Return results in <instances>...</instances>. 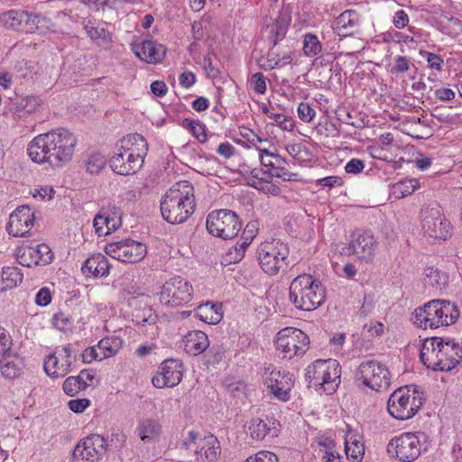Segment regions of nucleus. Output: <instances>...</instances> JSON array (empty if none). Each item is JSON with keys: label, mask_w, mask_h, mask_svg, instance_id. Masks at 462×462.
<instances>
[{"label": "nucleus", "mask_w": 462, "mask_h": 462, "mask_svg": "<svg viewBox=\"0 0 462 462\" xmlns=\"http://www.w3.org/2000/svg\"><path fill=\"white\" fill-rule=\"evenodd\" d=\"M389 454L395 456L400 461L411 462L420 453V441L417 435H399L393 439L388 446Z\"/></svg>", "instance_id": "obj_13"}, {"label": "nucleus", "mask_w": 462, "mask_h": 462, "mask_svg": "<svg viewBox=\"0 0 462 462\" xmlns=\"http://www.w3.org/2000/svg\"><path fill=\"white\" fill-rule=\"evenodd\" d=\"M109 256L124 263H136L146 254V246L132 239H122L106 246Z\"/></svg>", "instance_id": "obj_11"}, {"label": "nucleus", "mask_w": 462, "mask_h": 462, "mask_svg": "<svg viewBox=\"0 0 462 462\" xmlns=\"http://www.w3.org/2000/svg\"><path fill=\"white\" fill-rule=\"evenodd\" d=\"M206 224L211 235L225 240L236 237L242 227L238 216L230 209L212 211L208 215Z\"/></svg>", "instance_id": "obj_6"}, {"label": "nucleus", "mask_w": 462, "mask_h": 462, "mask_svg": "<svg viewBox=\"0 0 462 462\" xmlns=\"http://www.w3.org/2000/svg\"><path fill=\"white\" fill-rule=\"evenodd\" d=\"M276 64L280 67H283L291 63L293 58V51L288 48L287 50L278 51L275 50Z\"/></svg>", "instance_id": "obj_55"}, {"label": "nucleus", "mask_w": 462, "mask_h": 462, "mask_svg": "<svg viewBox=\"0 0 462 462\" xmlns=\"http://www.w3.org/2000/svg\"><path fill=\"white\" fill-rule=\"evenodd\" d=\"M122 149H125L130 156L135 160V165L143 167L144 158L148 152V143L139 134H130L122 139Z\"/></svg>", "instance_id": "obj_23"}, {"label": "nucleus", "mask_w": 462, "mask_h": 462, "mask_svg": "<svg viewBox=\"0 0 462 462\" xmlns=\"http://www.w3.org/2000/svg\"><path fill=\"white\" fill-rule=\"evenodd\" d=\"M298 115L300 120L310 123L314 118L316 111L308 103L301 102L298 106Z\"/></svg>", "instance_id": "obj_53"}, {"label": "nucleus", "mask_w": 462, "mask_h": 462, "mask_svg": "<svg viewBox=\"0 0 462 462\" xmlns=\"http://www.w3.org/2000/svg\"><path fill=\"white\" fill-rule=\"evenodd\" d=\"M289 21L285 16H280L275 22L270 25V40L272 42V48H275L280 41H282L288 30Z\"/></svg>", "instance_id": "obj_35"}, {"label": "nucleus", "mask_w": 462, "mask_h": 462, "mask_svg": "<svg viewBox=\"0 0 462 462\" xmlns=\"http://www.w3.org/2000/svg\"><path fill=\"white\" fill-rule=\"evenodd\" d=\"M189 129L193 135L200 142L204 143L207 140L205 125L199 122L189 121Z\"/></svg>", "instance_id": "obj_57"}, {"label": "nucleus", "mask_w": 462, "mask_h": 462, "mask_svg": "<svg viewBox=\"0 0 462 462\" xmlns=\"http://www.w3.org/2000/svg\"><path fill=\"white\" fill-rule=\"evenodd\" d=\"M34 213L28 206L18 207L9 217L6 230L14 236H24L33 226Z\"/></svg>", "instance_id": "obj_19"}, {"label": "nucleus", "mask_w": 462, "mask_h": 462, "mask_svg": "<svg viewBox=\"0 0 462 462\" xmlns=\"http://www.w3.org/2000/svg\"><path fill=\"white\" fill-rule=\"evenodd\" d=\"M110 223L111 219L101 214H97L93 220V226L99 236H106L116 229L115 224H113L112 226H108V224Z\"/></svg>", "instance_id": "obj_44"}, {"label": "nucleus", "mask_w": 462, "mask_h": 462, "mask_svg": "<svg viewBox=\"0 0 462 462\" xmlns=\"http://www.w3.org/2000/svg\"><path fill=\"white\" fill-rule=\"evenodd\" d=\"M96 374L91 369H83L77 376H69L63 382L62 389L69 396H75L79 392L93 385Z\"/></svg>", "instance_id": "obj_24"}, {"label": "nucleus", "mask_w": 462, "mask_h": 462, "mask_svg": "<svg viewBox=\"0 0 462 462\" xmlns=\"http://www.w3.org/2000/svg\"><path fill=\"white\" fill-rule=\"evenodd\" d=\"M349 249L359 259L368 262L375 255L377 242L371 232L356 231L352 234Z\"/></svg>", "instance_id": "obj_18"}, {"label": "nucleus", "mask_w": 462, "mask_h": 462, "mask_svg": "<svg viewBox=\"0 0 462 462\" xmlns=\"http://www.w3.org/2000/svg\"><path fill=\"white\" fill-rule=\"evenodd\" d=\"M265 384L270 392L280 401H288L292 385L289 373L273 369L265 378Z\"/></svg>", "instance_id": "obj_21"}, {"label": "nucleus", "mask_w": 462, "mask_h": 462, "mask_svg": "<svg viewBox=\"0 0 462 462\" xmlns=\"http://www.w3.org/2000/svg\"><path fill=\"white\" fill-rule=\"evenodd\" d=\"M19 263L30 267L33 265H46L52 262L53 253L46 244L37 245L35 247H23L16 253Z\"/></svg>", "instance_id": "obj_17"}, {"label": "nucleus", "mask_w": 462, "mask_h": 462, "mask_svg": "<svg viewBox=\"0 0 462 462\" xmlns=\"http://www.w3.org/2000/svg\"><path fill=\"white\" fill-rule=\"evenodd\" d=\"M325 299V287L310 274H300L291 282L289 300L297 309L314 310L321 306Z\"/></svg>", "instance_id": "obj_3"}, {"label": "nucleus", "mask_w": 462, "mask_h": 462, "mask_svg": "<svg viewBox=\"0 0 462 462\" xmlns=\"http://www.w3.org/2000/svg\"><path fill=\"white\" fill-rule=\"evenodd\" d=\"M356 377L364 385L374 391L387 389L391 383L387 366L374 359L362 362L357 368Z\"/></svg>", "instance_id": "obj_10"}, {"label": "nucleus", "mask_w": 462, "mask_h": 462, "mask_svg": "<svg viewBox=\"0 0 462 462\" xmlns=\"http://www.w3.org/2000/svg\"><path fill=\"white\" fill-rule=\"evenodd\" d=\"M240 134L245 139H246L248 143L255 147L258 145V143H262L263 141H266V139L260 137L252 129L247 127H242Z\"/></svg>", "instance_id": "obj_58"}, {"label": "nucleus", "mask_w": 462, "mask_h": 462, "mask_svg": "<svg viewBox=\"0 0 462 462\" xmlns=\"http://www.w3.org/2000/svg\"><path fill=\"white\" fill-rule=\"evenodd\" d=\"M98 350H102L100 353V359H106L116 355L120 348V341L114 337H106L101 339L97 345Z\"/></svg>", "instance_id": "obj_39"}, {"label": "nucleus", "mask_w": 462, "mask_h": 462, "mask_svg": "<svg viewBox=\"0 0 462 462\" xmlns=\"http://www.w3.org/2000/svg\"><path fill=\"white\" fill-rule=\"evenodd\" d=\"M23 18L26 11L12 9L0 14V23L6 28L20 31L23 30Z\"/></svg>", "instance_id": "obj_33"}, {"label": "nucleus", "mask_w": 462, "mask_h": 462, "mask_svg": "<svg viewBox=\"0 0 462 462\" xmlns=\"http://www.w3.org/2000/svg\"><path fill=\"white\" fill-rule=\"evenodd\" d=\"M251 88L257 94H264L266 91V81L263 73L256 72L252 75L250 79Z\"/></svg>", "instance_id": "obj_50"}, {"label": "nucleus", "mask_w": 462, "mask_h": 462, "mask_svg": "<svg viewBox=\"0 0 462 462\" xmlns=\"http://www.w3.org/2000/svg\"><path fill=\"white\" fill-rule=\"evenodd\" d=\"M20 362L17 356H12L8 353L3 356L0 361V371L5 377L15 378L20 374Z\"/></svg>", "instance_id": "obj_34"}, {"label": "nucleus", "mask_w": 462, "mask_h": 462, "mask_svg": "<svg viewBox=\"0 0 462 462\" xmlns=\"http://www.w3.org/2000/svg\"><path fill=\"white\" fill-rule=\"evenodd\" d=\"M425 282L430 286H436L439 289H442L448 282V276L446 273L440 272L433 267H428L424 271Z\"/></svg>", "instance_id": "obj_40"}, {"label": "nucleus", "mask_w": 462, "mask_h": 462, "mask_svg": "<svg viewBox=\"0 0 462 462\" xmlns=\"http://www.w3.org/2000/svg\"><path fill=\"white\" fill-rule=\"evenodd\" d=\"M17 75L23 79H32L39 71V64L33 60H23L14 67Z\"/></svg>", "instance_id": "obj_41"}, {"label": "nucleus", "mask_w": 462, "mask_h": 462, "mask_svg": "<svg viewBox=\"0 0 462 462\" xmlns=\"http://www.w3.org/2000/svg\"><path fill=\"white\" fill-rule=\"evenodd\" d=\"M106 160L104 155L99 152L90 154L86 161L87 171L90 174H97L106 165Z\"/></svg>", "instance_id": "obj_43"}, {"label": "nucleus", "mask_w": 462, "mask_h": 462, "mask_svg": "<svg viewBox=\"0 0 462 462\" xmlns=\"http://www.w3.org/2000/svg\"><path fill=\"white\" fill-rule=\"evenodd\" d=\"M77 144L76 136L66 128L53 129L35 136L28 144L29 157L36 163L60 168L69 162Z\"/></svg>", "instance_id": "obj_1"}, {"label": "nucleus", "mask_w": 462, "mask_h": 462, "mask_svg": "<svg viewBox=\"0 0 462 462\" xmlns=\"http://www.w3.org/2000/svg\"><path fill=\"white\" fill-rule=\"evenodd\" d=\"M264 175L267 176L268 179H272L273 177H277L282 179L284 181H291L294 180V176L296 174L290 172L286 168L282 166V164H278L274 169V172H271L269 171H265L263 172Z\"/></svg>", "instance_id": "obj_48"}, {"label": "nucleus", "mask_w": 462, "mask_h": 462, "mask_svg": "<svg viewBox=\"0 0 462 462\" xmlns=\"http://www.w3.org/2000/svg\"><path fill=\"white\" fill-rule=\"evenodd\" d=\"M193 298V287L189 282L180 276L168 279L160 291L161 303L171 306H185Z\"/></svg>", "instance_id": "obj_8"}, {"label": "nucleus", "mask_w": 462, "mask_h": 462, "mask_svg": "<svg viewBox=\"0 0 462 462\" xmlns=\"http://www.w3.org/2000/svg\"><path fill=\"white\" fill-rule=\"evenodd\" d=\"M184 351L190 356H199L209 347L208 335L201 330L188 332L182 339Z\"/></svg>", "instance_id": "obj_27"}, {"label": "nucleus", "mask_w": 462, "mask_h": 462, "mask_svg": "<svg viewBox=\"0 0 462 462\" xmlns=\"http://www.w3.org/2000/svg\"><path fill=\"white\" fill-rule=\"evenodd\" d=\"M195 316L208 324H217L222 319L219 308L208 301L195 309Z\"/></svg>", "instance_id": "obj_31"}, {"label": "nucleus", "mask_w": 462, "mask_h": 462, "mask_svg": "<svg viewBox=\"0 0 462 462\" xmlns=\"http://www.w3.org/2000/svg\"><path fill=\"white\" fill-rule=\"evenodd\" d=\"M89 405H90V401L86 398L74 399V400H70L68 402L69 408L76 413L83 412Z\"/></svg>", "instance_id": "obj_60"}, {"label": "nucleus", "mask_w": 462, "mask_h": 462, "mask_svg": "<svg viewBox=\"0 0 462 462\" xmlns=\"http://www.w3.org/2000/svg\"><path fill=\"white\" fill-rule=\"evenodd\" d=\"M395 64L391 69L392 73H403L409 70L410 61L404 56H397L394 58Z\"/></svg>", "instance_id": "obj_61"}, {"label": "nucleus", "mask_w": 462, "mask_h": 462, "mask_svg": "<svg viewBox=\"0 0 462 462\" xmlns=\"http://www.w3.org/2000/svg\"><path fill=\"white\" fill-rule=\"evenodd\" d=\"M161 369L162 372L152 380L156 388L173 387L180 383L183 375V365L180 360H165Z\"/></svg>", "instance_id": "obj_16"}, {"label": "nucleus", "mask_w": 462, "mask_h": 462, "mask_svg": "<svg viewBox=\"0 0 462 462\" xmlns=\"http://www.w3.org/2000/svg\"><path fill=\"white\" fill-rule=\"evenodd\" d=\"M361 439V435H346L344 438L346 455L354 462L359 461L365 453V446Z\"/></svg>", "instance_id": "obj_30"}, {"label": "nucleus", "mask_w": 462, "mask_h": 462, "mask_svg": "<svg viewBox=\"0 0 462 462\" xmlns=\"http://www.w3.org/2000/svg\"><path fill=\"white\" fill-rule=\"evenodd\" d=\"M85 31L87 34L92 39V40H110V33L108 31H106L105 28H98L94 26L93 24L88 22L84 26Z\"/></svg>", "instance_id": "obj_47"}, {"label": "nucleus", "mask_w": 462, "mask_h": 462, "mask_svg": "<svg viewBox=\"0 0 462 462\" xmlns=\"http://www.w3.org/2000/svg\"><path fill=\"white\" fill-rule=\"evenodd\" d=\"M13 340L7 330L0 326V355L5 356L9 352Z\"/></svg>", "instance_id": "obj_54"}, {"label": "nucleus", "mask_w": 462, "mask_h": 462, "mask_svg": "<svg viewBox=\"0 0 462 462\" xmlns=\"http://www.w3.org/2000/svg\"><path fill=\"white\" fill-rule=\"evenodd\" d=\"M226 357V349L222 345H213L205 354V360L208 365L220 364Z\"/></svg>", "instance_id": "obj_42"}, {"label": "nucleus", "mask_w": 462, "mask_h": 462, "mask_svg": "<svg viewBox=\"0 0 462 462\" xmlns=\"http://www.w3.org/2000/svg\"><path fill=\"white\" fill-rule=\"evenodd\" d=\"M289 248L280 240L273 239L260 244L257 259L263 271L269 275H275L288 265Z\"/></svg>", "instance_id": "obj_5"}, {"label": "nucleus", "mask_w": 462, "mask_h": 462, "mask_svg": "<svg viewBox=\"0 0 462 462\" xmlns=\"http://www.w3.org/2000/svg\"><path fill=\"white\" fill-rule=\"evenodd\" d=\"M81 271L85 275L105 277L109 273V263L105 255L97 254L85 261Z\"/></svg>", "instance_id": "obj_29"}, {"label": "nucleus", "mask_w": 462, "mask_h": 462, "mask_svg": "<svg viewBox=\"0 0 462 462\" xmlns=\"http://www.w3.org/2000/svg\"><path fill=\"white\" fill-rule=\"evenodd\" d=\"M318 445L322 448L320 451H324V455H328V452H335L336 449V442L329 437L322 436L319 437L316 439Z\"/></svg>", "instance_id": "obj_56"}, {"label": "nucleus", "mask_w": 462, "mask_h": 462, "mask_svg": "<svg viewBox=\"0 0 462 462\" xmlns=\"http://www.w3.org/2000/svg\"><path fill=\"white\" fill-rule=\"evenodd\" d=\"M40 14L35 13H29L26 11V18H23V26L26 28L25 32L32 33L39 28Z\"/></svg>", "instance_id": "obj_51"}, {"label": "nucleus", "mask_w": 462, "mask_h": 462, "mask_svg": "<svg viewBox=\"0 0 462 462\" xmlns=\"http://www.w3.org/2000/svg\"><path fill=\"white\" fill-rule=\"evenodd\" d=\"M440 301H443L444 303L442 305L439 304L440 319H442L441 326L454 324L459 317V310L457 307L449 300H440Z\"/></svg>", "instance_id": "obj_36"}, {"label": "nucleus", "mask_w": 462, "mask_h": 462, "mask_svg": "<svg viewBox=\"0 0 462 462\" xmlns=\"http://www.w3.org/2000/svg\"><path fill=\"white\" fill-rule=\"evenodd\" d=\"M52 323L55 328L61 331H64L67 330L72 325L73 320L69 315L60 311L54 314L52 318Z\"/></svg>", "instance_id": "obj_49"}, {"label": "nucleus", "mask_w": 462, "mask_h": 462, "mask_svg": "<svg viewBox=\"0 0 462 462\" xmlns=\"http://www.w3.org/2000/svg\"><path fill=\"white\" fill-rule=\"evenodd\" d=\"M341 368L335 359L316 360L306 368L305 379L309 387H323L327 393L336 391L340 383Z\"/></svg>", "instance_id": "obj_4"}, {"label": "nucleus", "mask_w": 462, "mask_h": 462, "mask_svg": "<svg viewBox=\"0 0 462 462\" xmlns=\"http://www.w3.org/2000/svg\"><path fill=\"white\" fill-rule=\"evenodd\" d=\"M365 168V163L360 159H352L345 166V170L347 173L357 174L361 172Z\"/></svg>", "instance_id": "obj_63"}, {"label": "nucleus", "mask_w": 462, "mask_h": 462, "mask_svg": "<svg viewBox=\"0 0 462 462\" xmlns=\"http://www.w3.org/2000/svg\"><path fill=\"white\" fill-rule=\"evenodd\" d=\"M261 164L266 168H276L278 164L286 162L285 160L279 154L270 152L267 149H259Z\"/></svg>", "instance_id": "obj_45"}, {"label": "nucleus", "mask_w": 462, "mask_h": 462, "mask_svg": "<svg viewBox=\"0 0 462 462\" xmlns=\"http://www.w3.org/2000/svg\"><path fill=\"white\" fill-rule=\"evenodd\" d=\"M359 17L355 10H346L332 23L334 32L342 37L353 35L359 28Z\"/></svg>", "instance_id": "obj_25"}, {"label": "nucleus", "mask_w": 462, "mask_h": 462, "mask_svg": "<svg viewBox=\"0 0 462 462\" xmlns=\"http://www.w3.org/2000/svg\"><path fill=\"white\" fill-rule=\"evenodd\" d=\"M138 430L139 433H158L161 425L153 419H145L140 422Z\"/></svg>", "instance_id": "obj_52"}, {"label": "nucleus", "mask_w": 462, "mask_h": 462, "mask_svg": "<svg viewBox=\"0 0 462 462\" xmlns=\"http://www.w3.org/2000/svg\"><path fill=\"white\" fill-rule=\"evenodd\" d=\"M309 344L308 336L296 328H284L276 335L275 346L282 354V358L291 359L295 356L304 355Z\"/></svg>", "instance_id": "obj_9"}, {"label": "nucleus", "mask_w": 462, "mask_h": 462, "mask_svg": "<svg viewBox=\"0 0 462 462\" xmlns=\"http://www.w3.org/2000/svg\"><path fill=\"white\" fill-rule=\"evenodd\" d=\"M42 100L35 96L17 97L10 104V111L17 118H24L35 113L42 106Z\"/></svg>", "instance_id": "obj_28"}, {"label": "nucleus", "mask_w": 462, "mask_h": 462, "mask_svg": "<svg viewBox=\"0 0 462 462\" xmlns=\"http://www.w3.org/2000/svg\"><path fill=\"white\" fill-rule=\"evenodd\" d=\"M134 54L147 63L156 64L162 60L166 53V48L152 40H145L134 42L132 45Z\"/></svg>", "instance_id": "obj_22"}, {"label": "nucleus", "mask_w": 462, "mask_h": 462, "mask_svg": "<svg viewBox=\"0 0 462 462\" xmlns=\"http://www.w3.org/2000/svg\"><path fill=\"white\" fill-rule=\"evenodd\" d=\"M203 445L201 446L199 453L204 455L207 459L213 461L220 453V448L216 435H204L201 439Z\"/></svg>", "instance_id": "obj_37"}, {"label": "nucleus", "mask_w": 462, "mask_h": 462, "mask_svg": "<svg viewBox=\"0 0 462 462\" xmlns=\"http://www.w3.org/2000/svg\"><path fill=\"white\" fill-rule=\"evenodd\" d=\"M269 117L273 120V124L283 131H292L294 128V121L291 116L278 113H270Z\"/></svg>", "instance_id": "obj_46"}, {"label": "nucleus", "mask_w": 462, "mask_h": 462, "mask_svg": "<svg viewBox=\"0 0 462 462\" xmlns=\"http://www.w3.org/2000/svg\"><path fill=\"white\" fill-rule=\"evenodd\" d=\"M107 439L104 435H88L73 450L75 459L94 461L106 449Z\"/></svg>", "instance_id": "obj_15"}, {"label": "nucleus", "mask_w": 462, "mask_h": 462, "mask_svg": "<svg viewBox=\"0 0 462 462\" xmlns=\"http://www.w3.org/2000/svg\"><path fill=\"white\" fill-rule=\"evenodd\" d=\"M23 281V273L17 267H5L0 273V292L15 288Z\"/></svg>", "instance_id": "obj_32"}, {"label": "nucleus", "mask_w": 462, "mask_h": 462, "mask_svg": "<svg viewBox=\"0 0 462 462\" xmlns=\"http://www.w3.org/2000/svg\"><path fill=\"white\" fill-rule=\"evenodd\" d=\"M194 188L188 180L175 183L161 200V212L170 224L184 223L195 210Z\"/></svg>", "instance_id": "obj_2"}, {"label": "nucleus", "mask_w": 462, "mask_h": 462, "mask_svg": "<svg viewBox=\"0 0 462 462\" xmlns=\"http://www.w3.org/2000/svg\"><path fill=\"white\" fill-rule=\"evenodd\" d=\"M248 430L251 433H267L271 430V428H268L267 423L263 420L256 418L250 421Z\"/></svg>", "instance_id": "obj_59"}, {"label": "nucleus", "mask_w": 462, "mask_h": 462, "mask_svg": "<svg viewBox=\"0 0 462 462\" xmlns=\"http://www.w3.org/2000/svg\"><path fill=\"white\" fill-rule=\"evenodd\" d=\"M109 165L114 172L125 176L134 174L142 168L138 164L135 165L134 157L122 147L109 160Z\"/></svg>", "instance_id": "obj_26"}, {"label": "nucleus", "mask_w": 462, "mask_h": 462, "mask_svg": "<svg viewBox=\"0 0 462 462\" xmlns=\"http://www.w3.org/2000/svg\"><path fill=\"white\" fill-rule=\"evenodd\" d=\"M421 225L425 234L435 239L446 240L450 232V223L438 207L421 210Z\"/></svg>", "instance_id": "obj_12"}, {"label": "nucleus", "mask_w": 462, "mask_h": 462, "mask_svg": "<svg viewBox=\"0 0 462 462\" xmlns=\"http://www.w3.org/2000/svg\"><path fill=\"white\" fill-rule=\"evenodd\" d=\"M304 54L308 57H315L321 53L322 44L316 34L311 32L303 35Z\"/></svg>", "instance_id": "obj_38"}, {"label": "nucleus", "mask_w": 462, "mask_h": 462, "mask_svg": "<svg viewBox=\"0 0 462 462\" xmlns=\"http://www.w3.org/2000/svg\"><path fill=\"white\" fill-rule=\"evenodd\" d=\"M439 304H444L440 300H433L426 303L422 308L415 310L413 323L424 329L437 328L441 326L442 319L439 310Z\"/></svg>", "instance_id": "obj_20"}, {"label": "nucleus", "mask_w": 462, "mask_h": 462, "mask_svg": "<svg viewBox=\"0 0 462 462\" xmlns=\"http://www.w3.org/2000/svg\"><path fill=\"white\" fill-rule=\"evenodd\" d=\"M413 393H410L408 386L400 387L395 390L389 397L387 410L391 416L397 420H408L413 417L420 408L421 399Z\"/></svg>", "instance_id": "obj_7"}, {"label": "nucleus", "mask_w": 462, "mask_h": 462, "mask_svg": "<svg viewBox=\"0 0 462 462\" xmlns=\"http://www.w3.org/2000/svg\"><path fill=\"white\" fill-rule=\"evenodd\" d=\"M72 360V351L69 345L57 347L53 354L46 357L44 370L52 378H62L70 372Z\"/></svg>", "instance_id": "obj_14"}, {"label": "nucleus", "mask_w": 462, "mask_h": 462, "mask_svg": "<svg viewBox=\"0 0 462 462\" xmlns=\"http://www.w3.org/2000/svg\"><path fill=\"white\" fill-rule=\"evenodd\" d=\"M97 346H91L85 349L82 354V362L85 364H90L95 360L101 361L102 359L99 358L100 353H97Z\"/></svg>", "instance_id": "obj_62"}, {"label": "nucleus", "mask_w": 462, "mask_h": 462, "mask_svg": "<svg viewBox=\"0 0 462 462\" xmlns=\"http://www.w3.org/2000/svg\"><path fill=\"white\" fill-rule=\"evenodd\" d=\"M51 300V294L48 288H42L35 296V302L39 306H47Z\"/></svg>", "instance_id": "obj_64"}]
</instances>
